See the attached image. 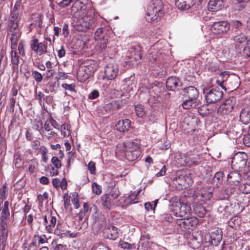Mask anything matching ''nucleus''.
Here are the masks:
<instances>
[{"mask_svg":"<svg viewBox=\"0 0 250 250\" xmlns=\"http://www.w3.org/2000/svg\"><path fill=\"white\" fill-rule=\"evenodd\" d=\"M224 173L220 171L216 172L212 179V184L216 187H219L223 182Z\"/></svg>","mask_w":250,"mask_h":250,"instance_id":"obj_32","label":"nucleus"},{"mask_svg":"<svg viewBox=\"0 0 250 250\" xmlns=\"http://www.w3.org/2000/svg\"><path fill=\"white\" fill-rule=\"evenodd\" d=\"M56 218L55 216H51L50 224L48 226H46V229L49 232H51L52 229L55 227L56 223Z\"/></svg>","mask_w":250,"mask_h":250,"instance_id":"obj_45","label":"nucleus"},{"mask_svg":"<svg viewBox=\"0 0 250 250\" xmlns=\"http://www.w3.org/2000/svg\"><path fill=\"white\" fill-rule=\"evenodd\" d=\"M248 161V155L243 152L236 153L232 158L231 167L234 171L245 172Z\"/></svg>","mask_w":250,"mask_h":250,"instance_id":"obj_5","label":"nucleus"},{"mask_svg":"<svg viewBox=\"0 0 250 250\" xmlns=\"http://www.w3.org/2000/svg\"><path fill=\"white\" fill-rule=\"evenodd\" d=\"M181 205L179 209V216L181 218L190 217L192 215L191 208L188 203H179Z\"/></svg>","mask_w":250,"mask_h":250,"instance_id":"obj_15","label":"nucleus"},{"mask_svg":"<svg viewBox=\"0 0 250 250\" xmlns=\"http://www.w3.org/2000/svg\"><path fill=\"white\" fill-rule=\"evenodd\" d=\"M86 5L80 0H76L73 3L71 7V12L74 13V14L77 13H82V15H83L85 13V11L86 9Z\"/></svg>","mask_w":250,"mask_h":250,"instance_id":"obj_19","label":"nucleus"},{"mask_svg":"<svg viewBox=\"0 0 250 250\" xmlns=\"http://www.w3.org/2000/svg\"><path fill=\"white\" fill-rule=\"evenodd\" d=\"M206 101L208 104L217 103L222 98L224 93L220 87H205L203 89Z\"/></svg>","mask_w":250,"mask_h":250,"instance_id":"obj_2","label":"nucleus"},{"mask_svg":"<svg viewBox=\"0 0 250 250\" xmlns=\"http://www.w3.org/2000/svg\"><path fill=\"white\" fill-rule=\"evenodd\" d=\"M184 93L188 98L192 100H198V90L194 86H190L184 89Z\"/></svg>","mask_w":250,"mask_h":250,"instance_id":"obj_21","label":"nucleus"},{"mask_svg":"<svg viewBox=\"0 0 250 250\" xmlns=\"http://www.w3.org/2000/svg\"><path fill=\"white\" fill-rule=\"evenodd\" d=\"M240 120L245 125L250 123V111L248 108H243L239 116Z\"/></svg>","mask_w":250,"mask_h":250,"instance_id":"obj_27","label":"nucleus"},{"mask_svg":"<svg viewBox=\"0 0 250 250\" xmlns=\"http://www.w3.org/2000/svg\"><path fill=\"white\" fill-rule=\"evenodd\" d=\"M223 0H210L208 3V9L209 11H217L223 7Z\"/></svg>","mask_w":250,"mask_h":250,"instance_id":"obj_24","label":"nucleus"},{"mask_svg":"<svg viewBox=\"0 0 250 250\" xmlns=\"http://www.w3.org/2000/svg\"><path fill=\"white\" fill-rule=\"evenodd\" d=\"M62 86L65 90H69L70 91L76 92L75 90V84L74 83L68 84V83H62Z\"/></svg>","mask_w":250,"mask_h":250,"instance_id":"obj_53","label":"nucleus"},{"mask_svg":"<svg viewBox=\"0 0 250 250\" xmlns=\"http://www.w3.org/2000/svg\"><path fill=\"white\" fill-rule=\"evenodd\" d=\"M108 195L110 196V198L113 201L118 198L119 196V191L116 189H112L109 193H108Z\"/></svg>","mask_w":250,"mask_h":250,"instance_id":"obj_58","label":"nucleus"},{"mask_svg":"<svg viewBox=\"0 0 250 250\" xmlns=\"http://www.w3.org/2000/svg\"><path fill=\"white\" fill-rule=\"evenodd\" d=\"M234 40L235 42V49L237 52L243 48V50L244 49L246 53H248L247 51L248 49H245V47L244 48L243 46H244V45H246V43L249 42V38H248L244 35H239L236 36L234 38Z\"/></svg>","mask_w":250,"mask_h":250,"instance_id":"obj_13","label":"nucleus"},{"mask_svg":"<svg viewBox=\"0 0 250 250\" xmlns=\"http://www.w3.org/2000/svg\"><path fill=\"white\" fill-rule=\"evenodd\" d=\"M236 103V100L234 97H230L225 100L218 108L217 113L220 115H226L229 114L233 109Z\"/></svg>","mask_w":250,"mask_h":250,"instance_id":"obj_6","label":"nucleus"},{"mask_svg":"<svg viewBox=\"0 0 250 250\" xmlns=\"http://www.w3.org/2000/svg\"><path fill=\"white\" fill-rule=\"evenodd\" d=\"M222 239V231L221 229H217L211 233L209 242L211 245L217 246L221 242Z\"/></svg>","mask_w":250,"mask_h":250,"instance_id":"obj_17","label":"nucleus"},{"mask_svg":"<svg viewBox=\"0 0 250 250\" xmlns=\"http://www.w3.org/2000/svg\"><path fill=\"white\" fill-rule=\"evenodd\" d=\"M99 96V91L96 90L94 89L92 91V92L89 94L88 95V98L89 99H95L98 97Z\"/></svg>","mask_w":250,"mask_h":250,"instance_id":"obj_63","label":"nucleus"},{"mask_svg":"<svg viewBox=\"0 0 250 250\" xmlns=\"http://www.w3.org/2000/svg\"><path fill=\"white\" fill-rule=\"evenodd\" d=\"M93 192L96 195H99L101 193L102 189L100 185L96 183H93L92 185Z\"/></svg>","mask_w":250,"mask_h":250,"instance_id":"obj_54","label":"nucleus"},{"mask_svg":"<svg viewBox=\"0 0 250 250\" xmlns=\"http://www.w3.org/2000/svg\"><path fill=\"white\" fill-rule=\"evenodd\" d=\"M10 60L14 71H18L20 57L17 52V46H11Z\"/></svg>","mask_w":250,"mask_h":250,"instance_id":"obj_14","label":"nucleus"},{"mask_svg":"<svg viewBox=\"0 0 250 250\" xmlns=\"http://www.w3.org/2000/svg\"><path fill=\"white\" fill-rule=\"evenodd\" d=\"M242 180L241 175L238 172H230L228 175L227 182L232 185L238 186Z\"/></svg>","mask_w":250,"mask_h":250,"instance_id":"obj_18","label":"nucleus"},{"mask_svg":"<svg viewBox=\"0 0 250 250\" xmlns=\"http://www.w3.org/2000/svg\"><path fill=\"white\" fill-rule=\"evenodd\" d=\"M243 47H245V49H248V53H246L245 50L243 48H241V50H239L237 53L239 54H240L241 56L245 57H249L250 56V37L249 38V42L246 43V45H244V46Z\"/></svg>","mask_w":250,"mask_h":250,"instance_id":"obj_37","label":"nucleus"},{"mask_svg":"<svg viewBox=\"0 0 250 250\" xmlns=\"http://www.w3.org/2000/svg\"><path fill=\"white\" fill-rule=\"evenodd\" d=\"M73 0H62L58 3L59 6L61 8H64L68 6Z\"/></svg>","mask_w":250,"mask_h":250,"instance_id":"obj_59","label":"nucleus"},{"mask_svg":"<svg viewBox=\"0 0 250 250\" xmlns=\"http://www.w3.org/2000/svg\"><path fill=\"white\" fill-rule=\"evenodd\" d=\"M184 230L192 229V228L195 227L198 224V220L196 217H185L184 221Z\"/></svg>","mask_w":250,"mask_h":250,"instance_id":"obj_23","label":"nucleus"},{"mask_svg":"<svg viewBox=\"0 0 250 250\" xmlns=\"http://www.w3.org/2000/svg\"><path fill=\"white\" fill-rule=\"evenodd\" d=\"M206 67L208 70L211 72H216L219 69V65L216 60L209 61L206 64Z\"/></svg>","mask_w":250,"mask_h":250,"instance_id":"obj_34","label":"nucleus"},{"mask_svg":"<svg viewBox=\"0 0 250 250\" xmlns=\"http://www.w3.org/2000/svg\"><path fill=\"white\" fill-rule=\"evenodd\" d=\"M20 12L11 11L9 18V21H19Z\"/></svg>","mask_w":250,"mask_h":250,"instance_id":"obj_47","label":"nucleus"},{"mask_svg":"<svg viewBox=\"0 0 250 250\" xmlns=\"http://www.w3.org/2000/svg\"><path fill=\"white\" fill-rule=\"evenodd\" d=\"M7 192V189L6 188V184H3L0 189V198L2 201H3L6 198V192Z\"/></svg>","mask_w":250,"mask_h":250,"instance_id":"obj_49","label":"nucleus"},{"mask_svg":"<svg viewBox=\"0 0 250 250\" xmlns=\"http://www.w3.org/2000/svg\"><path fill=\"white\" fill-rule=\"evenodd\" d=\"M51 163L57 169L61 168L62 167L61 162L57 157H53L51 159Z\"/></svg>","mask_w":250,"mask_h":250,"instance_id":"obj_52","label":"nucleus"},{"mask_svg":"<svg viewBox=\"0 0 250 250\" xmlns=\"http://www.w3.org/2000/svg\"><path fill=\"white\" fill-rule=\"evenodd\" d=\"M231 131L235 139L239 138L243 134V129L239 126H234Z\"/></svg>","mask_w":250,"mask_h":250,"instance_id":"obj_41","label":"nucleus"},{"mask_svg":"<svg viewBox=\"0 0 250 250\" xmlns=\"http://www.w3.org/2000/svg\"><path fill=\"white\" fill-rule=\"evenodd\" d=\"M238 189L240 192L244 194L250 193V184L248 183L240 184L238 186Z\"/></svg>","mask_w":250,"mask_h":250,"instance_id":"obj_38","label":"nucleus"},{"mask_svg":"<svg viewBox=\"0 0 250 250\" xmlns=\"http://www.w3.org/2000/svg\"><path fill=\"white\" fill-rule=\"evenodd\" d=\"M95 12L92 9H88L85 15L83 18L82 25L86 28L92 27L95 22Z\"/></svg>","mask_w":250,"mask_h":250,"instance_id":"obj_11","label":"nucleus"},{"mask_svg":"<svg viewBox=\"0 0 250 250\" xmlns=\"http://www.w3.org/2000/svg\"><path fill=\"white\" fill-rule=\"evenodd\" d=\"M119 245L124 249L132 250L135 248L134 244H131L121 240L119 242Z\"/></svg>","mask_w":250,"mask_h":250,"instance_id":"obj_46","label":"nucleus"},{"mask_svg":"<svg viewBox=\"0 0 250 250\" xmlns=\"http://www.w3.org/2000/svg\"><path fill=\"white\" fill-rule=\"evenodd\" d=\"M135 111L138 117H142L144 115V108L141 105H137L135 106Z\"/></svg>","mask_w":250,"mask_h":250,"instance_id":"obj_55","label":"nucleus"},{"mask_svg":"<svg viewBox=\"0 0 250 250\" xmlns=\"http://www.w3.org/2000/svg\"><path fill=\"white\" fill-rule=\"evenodd\" d=\"M106 33V29L103 28H99L97 29L95 33V39L96 40H98V39L103 38L105 36L104 35Z\"/></svg>","mask_w":250,"mask_h":250,"instance_id":"obj_43","label":"nucleus"},{"mask_svg":"<svg viewBox=\"0 0 250 250\" xmlns=\"http://www.w3.org/2000/svg\"><path fill=\"white\" fill-rule=\"evenodd\" d=\"M200 103L199 100H192L188 98L182 104L183 107L185 109H188L191 108L196 107Z\"/></svg>","mask_w":250,"mask_h":250,"instance_id":"obj_29","label":"nucleus"},{"mask_svg":"<svg viewBox=\"0 0 250 250\" xmlns=\"http://www.w3.org/2000/svg\"><path fill=\"white\" fill-rule=\"evenodd\" d=\"M194 4V0H176L175 1L176 6L181 10H188Z\"/></svg>","mask_w":250,"mask_h":250,"instance_id":"obj_20","label":"nucleus"},{"mask_svg":"<svg viewBox=\"0 0 250 250\" xmlns=\"http://www.w3.org/2000/svg\"><path fill=\"white\" fill-rule=\"evenodd\" d=\"M73 199L72 200V202L75 208H78L80 207V203L79 200L78 198V194L76 193H74L73 195Z\"/></svg>","mask_w":250,"mask_h":250,"instance_id":"obj_56","label":"nucleus"},{"mask_svg":"<svg viewBox=\"0 0 250 250\" xmlns=\"http://www.w3.org/2000/svg\"><path fill=\"white\" fill-rule=\"evenodd\" d=\"M125 148V156L129 161L136 160L141 155V151L137 143L126 141L124 143Z\"/></svg>","mask_w":250,"mask_h":250,"instance_id":"obj_3","label":"nucleus"},{"mask_svg":"<svg viewBox=\"0 0 250 250\" xmlns=\"http://www.w3.org/2000/svg\"><path fill=\"white\" fill-rule=\"evenodd\" d=\"M90 67L88 66H81L77 73V77L79 81L84 82L89 78L94 70L90 69Z\"/></svg>","mask_w":250,"mask_h":250,"instance_id":"obj_10","label":"nucleus"},{"mask_svg":"<svg viewBox=\"0 0 250 250\" xmlns=\"http://www.w3.org/2000/svg\"><path fill=\"white\" fill-rule=\"evenodd\" d=\"M186 156H180L176 160L178 164L180 166H187V161H186Z\"/></svg>","mask_w":250,"mask_h":250,"instance_id":"obj_57","label":"nucleus"},{"mask_svg":"<svg viewBox=\"0 0 250 250\" xmlns=\"http://www.w3.org/2000/svg\"><path fill=\"white\" fill-rule=\"evenodd\" d=\"M181 85L180 80L176 77H170L166 82V87L169 90L175 91L180 89Z\"/></svg>","mask_w":250,"mask_h":250,"instance_id":"obj_12","label":"nucleus"},{"mask_svg":"<svg viewBox=\"0 0 250 250\" xmlns=\"http://www.w3.org/2000/svg\"><path fill=\"white\" fill-rule=\"evenodd\" d=\"M243 143L246 146L250 147V133L249 132L247 135L244 136Z\"/></svg>","mask_w":250,"mask_h":250,"instance_id":"obj_64","label":"nucleus"},{"mask_svg":"<svg viewBox=\"0 0 250 250\" xmlns=\"http://www.w3.org/2000/svg\"><path fill=\"white\" fill-rule=\"evenodd\" d=\"M9 33L11 35L10 39L11 42V46H17L18 42L21 36V32L19 31H14Z\"/></svg>","mask_w":250,"mask_h":250,"instance_id":"obj_31","label":"nucleus"},{"mask_svg":"<svg viewBox=\"0 0 250 250\" xmlns=\"http://www.w3.org/2000/svg\"><path fill=\"white\" fill-rule=\"evenodd\" d=\"M108 194H104L101 196L102 204L104 208L110 209L113 204V200Z\"/></svg>","mask_w":250,"mask_h":250,"instance_id":"obj_30","label":"nucleus"},{"mask_svg":"<svg viewBox=\"0 0 250 250\" xmlns=\"http://www.w3.org/2000/svg\"><path fill=\"white\" fill-rule=\"evenodd\" d=\"M19 21H9L8 31L9 32L20 31L19 27Z\"/></svg>","mask_w":250,"mask_h":250,"instance_id":"obj_39","label":"nucleus"},{"mask_svg":"<svg viewBox=\"0 0 250 250\" xmlns=\"http://www.w3.org/2000/svg\"><path fill=\"white\" fill-rule=\"evenodd\" d=\"M107 238L115 240L119 237L118 229L113 225H109L107 229Z\"/></svg>","mask_w":250,"mask_h":250,"instance_id":"obj_28","label":"nucleus"},{"mask_svg":"<svg viewBox=\"0 0 250 250\" xmlns=\"http://www.w3.org/2000/svg\"><path fill=\"white\" fill-rule=\"evenodd\" d=\"M186 161H187V166L188 167L198 165L202 162L201 158L198 155L186 156Z\"/></svg>","mask_w":250,"mask_h":250,"instance_id":"obj_26","label":"nucleus"},{"mask_svg":"<svg viewBox=\"0 0 250 250\" xmlns=\"http://www.w3.org/2000/svg\"><path fill=\"white\" fill-rule=\"evenodd\" d=\"M25 43L23 41H20L19 45H18V51L19 54L21 56H23L25 55V51L24 49Z\"/></svg>","mask_w":250,"mask_h":250,"instance_id":"obj_50","label":"nucleus"},{"mask_svg":"<svg viewBox=\"0 0 250 250\" xmlns=\"http://www.w3.org/2000/svg\"><path fill=\"white\" fill-rule=\"evenodd\" d=\"M118 72L119 68L117 64L108 63L104 68V78L108 80H113L118 76Z\"/></svg>","mask_w":250,"mask_h":250,"instance_id":"obj_8","label":"nucleus"},{"mask_svg":"<svg viewBox=\"0 0 250 250\" xmlns=\"http://www.w3.org/2000/svg\"><path fill=\"white\" fill-rule=\"evenodd\" d=\"M91 250H109V248L104 243H98L93 246Z\"/></svg>","mask_w":250,"mask_h":250,"instance_id":"obj_42","label":"nucleus"},{"mask_svg":"<svg viewBox=\"0 0 250 250\" xmlns=\"http://www.w3.org/2000/svg\"><path fill=\"white\" fill-rule=\"evenodd\" d=\"M32 76L35 79L36 82L40 83L42 80V76L39 72L37 71H32Z\"/></svg>","mask_w":250,"mask_h":250,"instance_id":"obj_48","label":"nucleus"},{"mask_svg":"<svg viewBox=\"0 0 250 250\" xmlns=\"http://www.w3.org/2000/svg\"><path fill=\"white\" fill-rule=\"evenodd\" d=\"M131 54L133 53V54H131V55H128L127 57H128L129 59L130 60L129 61V60H127V61L132 62L133 60L134 61H137L138 60V59H141L140 54H139V51H137V52L135 51V49L133 48H131Z\"/></svg>","mask_w":250,"mask_h":250,"instance_id":"obj_40","label":"nucleus"},{"mask_svg":"<svg viewBox=\"0 0 250 250\" xmlns=\"http://www.w3.org/2000/svg\"><path fill=\"white\" fill-rule=\"evenodd\" d=\"M161 219L163 221L171 222L173 220L172 216L169 214H164L161 215Z\"/></svg>","mask_w":250,"mask_h":250,"instance_id":"obj_61","label":"nucleus"},{"mask_svg":"<svg viewBox=\"0 0 250 250\" xmlns=\"http://www.w3.org/2000/svg\"><path fill=\"white\" fill-rule=\"evenodd\" d=\"M8 233V223H0V250H5Z\"/></svg>","mask_w":250,"mask_h":250,"instance_id":"obj_9","label":"nucleus"},{"mask_svg":"<svg viewBox=\"0 0 250 250\" xmlns=\"http://www.w3.org/2000/svg\"><path fill=\"white\" fill-rule=\"evenodd\" d=\"M69 196L67 193H65L63 195V199L64 201V208L67 209L70 205V199Z\"/></svg>","mask_w":250,"mask_h":250,"instance_id":"obj_60","label":"nucleus"},{"mask_svg":"<svg viewBox=\"0 0 250 250\" xmlns=\"http://www.w3.org/2000/svg\"><path fill=\"white\" fill-rule=\"evenodd\" d=\"M30 47L31 49L39 56H41L47 52L46 43L40 42L37 38H34L30 42Z\"/></svg>","mask_w":250,"mask_h":250,"instance_id":"obj_7","label":"nucleus"},{"mask_svg":"<svg viewBox=\"0 0 250 250\" xmlns=\"http://www.w3.org/2000/svg\"><path fill=\"white\" fill-rule=\"evenodd\" d=\"M56 86V83L52 82H49L46 84V86L48 88L50 92H56V90L55 89V87Z\"/></svg>","mask_w":250,"mask_h":250,"instance_id":"obj_62","label":"nucleus"},{"mask_svg":"<svg viewBox=\"0 0 250 250\" xmlns=\"http://www.w3.org/2000/svg\"><path fill=\"white\" fill-rule=\"evenodd\" d=\"M9 202L6 201L4 203L3 207L2 208L1 216L0 218V223H8L6 220L10 216V211L9 210Z\"/></svg>","mask_w":250,"mask_h":250,"instance_id":"obj_25","label":"nucleus"},{"mask_svg":"<svg viewBox=\"0 0 250 250\" xmlns=\"http://www.w3.org/2000/svg\"><path fill=\"white\" fill-rule=\"evenodd\" d=\"M220 76L221 78V80H217L216 81V83L219 85L222 88L224 89L225 91L227 90V89L225 86L223 85V83L224 82H227L228 80L229 79V74L228 72L224 71L220 73Z\"/></svg>","mask_w":250,"mask_h":250,"instance_id":"obj_33","label":"nucleus"},{"mask_svg":"<svg viewBox=\"0 0 250 250\" xmlns=\"http://www.w3.org/2000/svg\"><path fill=\"white\" fill-rule=\"evenodd\" d=\"M122 102L120 100L113 101L103 107V111H105L106 113L112 112L120 108Z\"/></svg>","mask_w":250,"mask_h":250,"instance_id":"obj_16","label":"nucleus"},{"mask_svg":"<svg viewBox=\"0 0 250 250\" xmlns=\"http://www.w3.org/2000/svg\"><path fill=\"white\" fill-rule=\"evenodd\" d=\"M161 0H152L147 8L146 19L148 21H157L164 14Z\"/></svg>","mask_w":250,"mask_h":250,"instance_id":"obj_1","label":"nucleus"},{"mask_svg":"<svg viewBox=\"0 0 250 250\" xmlns=\"http://www.w3.org/2000/svg\"><path fill=\"white\" fill-rule=\"evenodd\" d=\"M235 187H236V186L232 185L227 182V186L224 189V192L226 195V197H225V198H229L234 193L235 191Z\"/></svg>","mask_w":250,"mask_h":250,"instance_id":"obj_35","label":"nucleus"},{"mask_svg":"<svg viewBox=\"0 0 250 250\" xmlns=\"http://www.w3.org/2000/svg\"><path fill=\"white\" fill-rule=\"evenodd\" d=\"M40 149L42 151L41 153L42 160L44 162L46 163L48 159V156L46 155L48 152V150L44 146H42L40 147Z\"/></svg>","mask_w":250,"mask_h":250,"instance_id":"obj_51","label":"nucleus"},{"mask_svg":"<svg viewBox=\"0 0 250 250\" xmlns=\"http://www.w3.org/2000/svg\"><path fill=\"white\" fill-rule=\"evenodd\" d=\"M98 44L99 48L101 50H103L105 48L107 44V38L106 36H104L103 38L98 39Z\"/></svg>","mask_w":250,"mask_h":250,"instance_id":"obj_44","label":"nucleus"},{"mask_svg":"<svg viewBox=\"0 0 250 250\" xmlns=\"http://www.w3.org/2000/svg\"><path fill=\"white\" fill-rule=\"evenodd\" d=\"M217 16H211L209 17V20H211L213 24L211 27V31L214 34H223L227 33L230 29V24L227 21H218L221 19L222 16L220 18H217L219 17ZM208 18V17H207Z\"/></svg>","mask_w":250,"mask_h":250,"instance_id":"obj_4","label":"nucleus"},{"mask_svg":"<svg viewBox=\"0 0 250 250\" xmlns=\"http://www.w3.org/2000/svg\"><path fill=\"white\" fill-rule=\"evenodd\" d=\"M130 123L128 119L120 120L116 125V128L121 132H127L130 127Z\"/></svg>","mask_w":250,"mask_h":250,"instance_id":"obj_22","label":"nucleus"},{"mask_svg":"<svg viewBox=\"0 0 250 250\" xmlns=\"http://www.w3.org/2000/svg\"><path fill=\"white\" fill-rule=\"evenodd\" d=\"M232 28L235 30L236 32H241L244 29V25L239 21L234 20L231 22Z\"/></svg>","mask_w":250,"mask_h":250,"instance_id":"obj_36","label":"nucleus"}]
</instances>
